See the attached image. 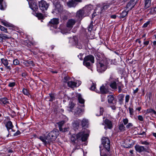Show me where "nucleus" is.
Masks as SVG:
<instances>
[{"label": "nucleus", "mask_w": 156, "mask_h": 156, "mask_svg": "<svg viewBox=\"0 0 156 156\" xmlns=\"http://www.w3.org/2000/svg\"><path fill=\"white\" fill-rule=\"evenodd\" d=\"M108 62L107 60L98 61L97 64V70L99 73L104 72L107 68Z\"/></svg>", "instance_id": "f257e3e1"}, {"label": "nucleus", "mask_w": 156, "mask_h": 156, "mask_svg": "<svg viewBox=\"0 0 156 156\" xmlns=\"http://www.w3.org/2000/svg\"><path fill=\"white\" fill-rule=\"evenodd\" d=\"M59 135V132L58 129H54L49 133L46 136V139L48 140V142H52L54 141Z\"/></svg>", "instance_id": "f03ea898"}, {"label": "nucleus", "mask_w": 156, "mask_h": 156, "mask_svg": "<svg viewBox=\"0 0 156 156\" xmlns=\"http://www.w3.org/2000/svg\"><path fill=\"white\" fill-rule=\"evenodd\" d=\"M94 62V57L92 55H89L86 56L83 59V65L87 67H90L91 64Z\"/></svg>", "instance_id": "7ed1b4c3"}, {"label": "nucleus", "mask_w": 156, "mask_h": 156, "mask_svg": "<svg viewBox=\"0 0 156 156\" xmlns=\"http://www.w3.org/2000/svg\"><path fill=\"white\" fill-rule=\"evenodd\" d=\"M88 136L87 134L83 132H80L76 134V139L78 141H85L87 140Z\"/></svg>", "instance_id": "20e7f679"}, {"label": "nucleus", "mask_w": 156, "mask_h": 156, "mask_svg": "<svg viewBox=\"0 0 156 156\" xmlns=\"http://www.w3.org/2000/svg\"><path fill=\"white\" fill-rule=\"evenodd\" d=\"M102 144L105 149L108 151L110 150V143L109 139L106 137L102 139Z\"/></svg>", "instance_id": "39448f33"}, {"label": "nucleus", "mask_w": 156, "mask_h": 156, "mask_svg": "<svg viewBox=\"0 0 156 156\" xmlns=\"http://www.w3.org/2000/svg\"><path fill=\"white\" fill-rule=\"evenodd\" d=\"M40 9L43 12L47 9L49 5L44 0H42L39 2Z\"/></svg>", "instance_id": "423d86ee"}, {"label": "nucleus", "mask_w": 156, "mask_h": 156, "mask_svg": "<svg viewBox=\"0 0 156 156\" xmlns=\"http://www.w3.org/2000/svg\"><path fill=\"white\" fill-rule=\"evenodd\" d=\"M107 98L108 102L110 105H116L117 99L114 95H108Z\"/></svg>", "instance_id": "0eeeda50"}, {"label": "nucleus", "mask_w": 156, "mask_h": 156, "mask_svg": "<svg viewBox=\"0 0 156 156\" xmlns=\"http://www.w3.org/2000/svg\"><path fill=\"white\" fill-rule=\"evenodd\" d=\"M110 82V86L113 89H116L117 88L116 83V80L113 78L112 75L110 76L109 79Z\"/></svg>", "instance_id": "6e6552de"}, {"label": "nucleus", "mask_w": 156, "mask_h": 156, "mask_svg": "<svg viewBox=\"0 0 156 156\" xmlns=\"http://www.w3.org/2000/svg\"><path fill=\"white\" fill-rule=\"evenodd\" d=\"M135 148L136 150L139 153H141L142 152L145 151L146 152H149L148 151V148H145L144 146H140L139 145H136L135 146Z\"/></svg>", "instance_id": "1a4fd4ad"}, {"label": "nucleus", "mask_w": 156, "mask_h": 156, "mask_svg": "<svg viewBox=\"0 0 156 156\" xmlns=\"http://www.w3.org/2000/svg\"><path fill=\"white\" fill-rule=\"evenodd\" d=\"M76 22V21L74 19H69L68 20L66 23V27L71 30L73 26L75 24Z\"/></svg>", "instance_id": "9d476101"}, {"label": "nucleus", "mask_w": 156, "mask_h": 156, "mask_svg": "<svg viewBox=\"0 0 156 156\" xmlns=\"http://www.w3.org/2000/svg\"><path fill=\"white\" fill-rule=\"evenodd\" d=\"M83 107L78 106L74 112V115L76 116H80L82 114L84 111V109L83 108Z\"/></svg>", "instance_id": "9b49d317"}, {"label": "nucleus", "mask_w": 156, "mask_h": 156, "mask_svg": "<svg viewBox=\"0 0 156 156\" xmlns=\"http://www.w3.org/2000/svg\"><path fill=\"white\" fill-rule=\"evenodd\" d=\"M104 122L105 126V129H107L106 127L109 129H111L112 128V125L111 121L108 119H106L104 121Z\"/></svg>", "instance_id": "f8f14e48"}, {"label": "nucleus", "mask_w": 156, "mask_h": 156, "mask_svg": "<svg viewBox=\"0 0 156 156\" xmlns=\"http://www.w3.org/2000/svg\"><path fill=\"white\" fill-rule=\"evenodd\" d=\"M136 1L135 0H131L127 3L126 7L129 10L131 9L136 4Z\"/></svg>", "instance_id": "ddd939ff"}, {"label": "nucleus", "mask_w": 156, "mask_h": 156, "mask_svg": "<svg viewBox=\"0 0 156 156\" xmlns=\"http://www.w3.org/2000/svg\"><path fill=\"white\" fill-rule=\"evenodd\" d=\"M123 124L124 125H126V127L127 129H129L132 127L133 125L131 123H128L129 120L128 119L125 118L122 120Z\"/></svg>", "instance_id": "4468645a"}, {"label": "nucleus", "mask_w": 156, "mask_h": 156, "mask_svg": "<svg viewBox=\"0 0 156 156\" xmlns=\"http://www.w3.org/2000/svg\"><path fill=\"white\" fill-rule=\"evenodd\" d=\"M81 125L82 127L87 128L89 125L88 119L84 118L81 121Z\"/></svg>", "instance_id": "2eb2a0df"}, {"label": "nucleus", "mask_w": 156, "mask_h": 156, "mask_svg": "<svg viewBox=\"0 0 156 156\" xmlns=\"http://www.w3.org/2000/svg\"><path fill=\"white\" fill-rule=\"evenodd\" d=\"M1 60L2 63L6 67V69L9 70L11 69V67L10 66H8L9 63L7 59L2 58L1 59Z\"/></svg>", "instance_id": "dca6fc26"}, {"label": "nucleus", "mask_w": 156, "mask_h": 156, "mask_svg": "<svg viewBox=\"0 0 156 156\" xmlns=\"http://www.w3.org/2000/svg\"><path fill=\"white\" fill-rule=\"evenodd\" d=\"M77 4L74 0H71L67 2V6L70 8L75 7Z\"/></svg>", "instance_id": "f3484780"}, {"label": "nucleus", "mask_w": 156, "mask_h": 156, "mask_svg": "<svg viewBox=\"0 0 156 156\" xmlns=\"http://www.w3.org/2000/svg\"><path fill=\"white\" fill-rule=\"evenodd\" d=\"M23 63L24 65L27 67L30 66H34L35 65L33 61L29 60L24 61Z\"/></svg>", "instance_id": "a211bd4d"}, {"label": "nucleus", "mask_w": 156, "mask_h": 156, "mask_svg": "<svg viewBox=\"0 0 156 156\" xmlns=\"http://www.w3.org/2000/svg\"><path fill=\"white\" fill-rule=\"evenodd\" d=\"M0 104L2 105H7L9 104V100L6 98H0Z\"/></svg>", "instance_id": "6ab92c4d"}, {"label": "nucleus", "mask_w": 156, "mask_h": 156, "mask_svg": "<svg viewBox=\"0 0 156 156\" xmlns=\"http://www.w3.org/2000/svg\"><path fill=\"white\" fill-rule=\"evenodd\" d=\"M59 20L57 18H53L51 20L49 23V24L50 25H56L59 23Z\"/></svg>", "instance_id": "aec40b11"}, {"label": "nucleus", "mask_w": 156, "mask_h": 156, "mask_svg": "<svg viewBox=\"0 0 156 156\" xmlns=\"http://www.w3.org/2000/svg\"><path fill=\"white\" fill-rule=\"evenodd\" d=\"M61 32L63 34H66L68 33L71 30V29L68 27H65L64 28L62 27V26H61L60 28Z\"/></svg>", "instance_id": "412c9836"}, {"label": "nucleus", "mask_w": 156, "mask_h": 156, "mask_svg": "<svg viewBox=\"0 0 156 156\" xmlns=\"http://www.w3.org/2000/svg\"><path fill=\"white\" fill-rule=\"evenodd\" d=\"M63 9L62 6H61L59 4H57L55 5V10L56 11L58 12H62Z\"/></svg>", "instance_id": "4be33fe9"}, {"label": "nucleus", "mask_w": 156, "mask_h": 156, "mask_svg": "<svg viewBox=\"0 0 156 156\" xmlns=\"http://www.w3.org/2000/svg\"><path fill=\"white\" fill-rule=\"evenodd\" d=\"M6 7L5 2L3 0H0V9L1 10H5Z\"/></svg>", "instance_id": "5701e85b"}, {"label": "nucleus", "mask_w": 156, "mask_h": 156, "mask_svg": "<svg viewBox=\"0 0 156 156\" xmlns=\"http://www.w3.org/2000/svg\"><path fill=\"white\" fill-rule=\"evenodd\" d=\"M5 126L6 127L8 131L10 129H11L12 130V128L13 127V126L12 125V123L11 121H9L5 125Z\"/></svg>", "instance_id": "b1692460"}, {"label": "nucleus", "mask_w": 156, "mask_h": 156, "mask_svg": "<svg viewBox=\"0 0 156 156\" xmlns=\"http://www.w3.org/2000/svg\"><path fill=\"white\" fill-rule=\"evenodd\" d=\"M39 138L43 143L44 145H46L47 144H50V142H48V140L46 139V137H45L42 136H39Z\"/></svg>", "instance_id": "393cba45"}, {"label": "nucleus", "mask_w": 156, "mask_h": 156, "mask_svg": "<svg viewBox=\"0 0 156 156\" xmlns=\"http://www.w3.org/2000/svg\"><path fill=\"white\" fill-rule=\"evenodd\" d=\"M77 83L72 81H69L68 82V86L72 88H73L76 86Z\"/></svg>", "instance_id": "a878e982"}, {"label": "nucleus", "mask_w": 156, "mask_h": 156, "mask_svg": "<svg viewBox=\"0 0 156 156\" xmlns=\"http://www.w3.org/2000/svg\"><path fill=\"white\" fill-rule=\"evenodd\" d=\"M75 106V104L72 102H71L69 103L68 106V110L69 111L71 112Z\"/></svg>", "instance_id": "bb28decb"}, {"label": "nucleus", "mask_w": 156, "mask_h": 156, "mask_svg": "<svg viewBox=\"0 0 156 156\" xmlns=\"http://www.w3.org/2000/svg\"><path fill=\"white\" fill-rule=\"evenodd\" d=\"M78 97L79 102L82 104L81 106L82 107H84V100L82 98V97L80 94H78Z\"/></svg>", "instance_id": "cd10ccee"}, {"label": "nucleus", "mask_w": 156, "mask_h": 156, "mask_svg": "<svg viewBox=\"0 0 156 156\" xmlns=\"http://www.w3.org/2000/svg\"><path fill=\"white\" fill-rule=\"evenodd\" d=\"M84 10L80 9L76 13V16L79 18H80L84 16Z\"/></svg>", "instance_id": "c85d7f7f"}, {"label": "nucleus", "mask_w": 156, "mask_h": 156, "mask_svg": "<svg viewBox=\"0 0 156 156\" xmlns=\"http://www.w3.org/2000/svg\"><path fill=\"white\" fill-rule=\"evenodd\" d=\"M100 92L101 94H105L108 92L107 90L106 89L103 85L100 87Z\"/></svg>", "instance_id": "c756f323"}, {"label": "nucleus", "mask_w": 156, "mask_h": 156, "mask_svg": "<svg viewBox=\"0 0 156 156\" xmlns=\"http://www.w3.org/2000/svg\"><path fill=\"white\" fill-rule=\"evenodd\" d=\"M0 21L2 24L4 26H6L7 27H11V24L9 23V22H7L5 20H1Z\"/></svg>", "instance_id": "7c9ffc66"}, {"label": "nucleus", "mask_w": 156, "mask_h": 156, "mask_svg": "<svg viewBox=\"0 0 156 156\" xmlns=\"http://www.w3.org/2000/svg\"><path fill=\"white\" fill-rule=\"evenodd\" d=\"M145 1V9L148 8L150 5L151 0H144Z\"/></svg>", "instance_id": "2f4dec72"}, {"label": "nucleus", "mask_w": 156, "mask_h": 156, "mask_svg": "<svg viewBox=\"0 0 156 156\" xmlns=\"http://www.w3.org/2000/svg\"><path fill=\"white\" fill-rule=\"evenodd\" d=\"M1 35V36H0V41H2L3 39H9L10 38V37L5 34H2Z\"/></svg>", "instance_id": "473e14b6"}, {"label": "nucleus", "mask_w": 156, "mask_h": 156, "mask_svg": "<svg viewBox=\"0 0 156 156\" xmlns=\"http://www.w3.org/2000/svg\"><path fill=\"white\" fill-rule=\"evenodd\" d=\"M128 10H124L120 14V17L122 18H124L128 14Z\"/></svg>", "instance_id": "72a5a7b5"}, {"label": "nucleus", "mask_w": 156, "mask_h": 156, "mask_svg": "<svg viewBox=\"0 0 156 156\" xmlns=\"http://www.w3.org/2000/svg\"><path fill=\"white\" fill-rule=\"evenodd\" d=\"M119 129L121 131H124L125 130V127L122 123H120L119 125Z\"/></svg>", "instance_id": "f704fd0d"}, {"label": "nucleus", "mask_w": 156, "mask_h": 156, "mask_svg": "<svg viewBox=\"0 0 156 156\" xmlns=\"http://www.w3.org/2000/svg\"><path fill=\"white\" fill-rule=\"evenodd\" d=\"M80 120H77L75 121L73 123V127H76L79 126V123H80Z\"/></svg>", "instance_id": "c9c22d12"}, {"label": "nucleus", "mask_w": 156, "mask_h": 156, "mask_svg": "<svg viewBox=\"0 0 156 156\" xmlns=\"http://www.w3.org/2000/svg\"><path fill=\"white\" fill-rule=\"evenodd\" d=\"M124 97V95L123 94H119L118 96V99L120 102H122Z\"/></svg>", "instance_id": "e433bc0d"}, {"label": "nucleus", "mask_w": 156, "mask_h": 156, "mask_svg": "<svg viewBox=\"0 0 156 156\" xmlns=\"http://www.w3.org/2000/svg\"><path fill=\"white\" fill-rule=\"evenodd\" d=\"M99 112V113H97V112H96V115L99 116L102 115L103 112H104V108L102 107H100V108Z\"/></svg>", "instance_id": "4c0bfd02"}, {"label": "nucleus", "mask_w": 156, "mask_h": 156, "mask_svg": "<svg viewBox=\"0 0 156 156\" xmlns=\"http://www.w3.org/2000/svg\"><path fill=\"white\" fill-rule=\"evenodd\" d=\"M70 78L68 76H66L64 77L63 79V81L64 83H67L68 84V82L69 81Z\"/></svg>", "instance_id": "58836bf2"}, {"label": "nucleus", "mask_w": 156, "mask_h": 156, "mask_svg": "<svg viewBox=\"0 0 156 156\" xmlns=\"http://www.w3.org/2000/svg\"><path fill=\"white\" fill-rule=\"evenodd\" d=\"M71 140L73 142H75L76 140H77V139H76V134L73 135L71 137Z\"/></svg>", "instance_id": "ea45409f"}, {"label": "nucleus", "mask_w": 156, "mask_h": 156, "mask_svg": "<svg viewBox=\"0 0 156 156\" xmlns=\"http://www.w3.org/2000/svg\"><path fill=\"white\" fill-rule=\"evenodd\" d=\"M0 30L6 33H8L7 29L5 27L0 25Z\"/></svg>", "instance_id": "a19ab883"}, {"label": "nucleus", "mask_w": 156, "mask_h": 156, "mask_svg": "<svg viewBox=\"0 0 156 156\" xmlns=\"http://www.w3.org/2000/svg\"><path fill=\"white\" fill-rule=\"evenodd\" d=\"M20 64V62L17 59H16L13 60V64L14 65H17Z\"/></svg>", "instance_id": "79ce46f5"}, {"label": "nucleus", "mask_w": 156, "mask_h": 156, "mask_svg": "<svg viewBox=\"0 0 156 156\" xmlns=\"http://www.w3.org/2000/svg\"><path fill=\"white\" fill-rule=\"evenodd\" d=\"M110 6V5L109 4H106L103 6L102 7V9L101 8V11H103V10H105L108 9Z\"/></svg>", "instance_id": "37998d69"}, {"label": "nucleus", "mask_w": 156, "mask_h": 156, "mask_svg": "<svg viewBox=\"0 0 156 156\" xmlns=\"http://www.w3.org/2000/svg\"><path fill=\"white\" fill-rule=\"evenodd\" d=\"M140 142L142 144L145 145H149L150 144L147 141H143L141 140L140 141Z\"/></svg>", "instance_id": "c03bdc74"}, {"label": "nucleus", "mask_w": 156, "mask_h": 156, "mask_svg": "<svg viewBox=\"0 0 156 156\" xmlns=\"http://www.w3.org/2000/svg\"><path fill=\"white\" fill-rule=\"evenodd\" d=\"M23 94L25 95H27L29 94V92L28 91V90L25 89V88H23Z\"/></svg>", "instance_id": "a18cd8bd"}, {"label": "nucleus", "mask_w": 156, "mask_h": 156, "mask_svg": "<svg viewBox=\"0 0 156 156\" xmlns=\"http://www.w3.org/2000/svg\"><path fill=\"white\" fill-rule=\"evenodd\" d=\"M93 27V25L92 22H91L90 23L89 26L88 27L89 31H91L92 30Z\"/></svg>", "instance_id": "49530a36"}, {"label": "nucleus", "mask_w": 156, "mask_h": 156, "mask_svg": "<svg viewBox=\"0 0 156 156\" xmlns=\"http://www.w3.org/2000/svg\"><path fill=\"white\" fill-rule=\"evenodd\" d=\"M96 86L95 85L94 83H92V85L90 87V89L91 90L96 91L95 90Z\"/></svg>", "instance_id": "de8ad7c7"}, {"label": "nucleus", "mask_w": 156, "mask_h": 156, "mask_svg": "<svg viewBox=\"0 0 156 156\" xmlns=\"http://www.w3.org/2000/svg\"><path fill=\"white\" fill-rule=\"evenodd\" d=\"M50 99L49 100V101H51L55 100V98L53 94H50Z\"/></svg>", "instance_id": "09e8293b"}, {"label": "nucleus", "mask_w": 156, "mask_h": 156, "mask_svg": "<svg viewBox=\"0 0 156 156\" xmlns=\"http://www.w3.org/2000/svg\"><path fill=\"white\" fill-rule=\"evenodd\" d=\"M16 83L15 82H10L8 85V86L10 87H13L15 85Z\"/></svg>", "instance_id": "8fccbe9b"}, {"label": "nucleus", "mask_w": 156, "mask_h": 156, "mask_svg": "<svg viewBox=\"0 0 156 156\" xmlns=\"http://www.w3.org/2000/svg\"><path fill=\"white\" fill-rule=\"evenodd\" d=\"M130 96L129 95H126L125 97V102L126 103H127L129 102Z\"/></svg>", "instance_id": "3c124183"}, {"label": "nucleus", "mask_w": 156, "mask_h": 156, "mask_svg": "<svg viewBox=\"0 0 156 156\" xmlns=\"http://www.w3.org/2000/svg\"><path fill=\"white\" fill-rule=\"evenodd\" d=\"M150 23V21H148L144 24L143 26V27L145 28L147 27L148 25Z\"/></svg>", "instance_id": "603ef678"}, {"label": "nucleus", "mask_w": 156, "mask_h": 156, "mask_svg": "<svg viewBox=\"0 0 156 156\" xmlns=\"http://www.w3.org/2000/svg\"><path fill=\"white\" fill-rule=\"evenodd\" d=\"M129 109L130 115H133V109L130 108H129Z\"/></svg>", "instance_id": "864d4df0"}, {"label": "nucleus", "mask_w": 156, "mask_h": 156, "mask_svg": "<svg viewBox=\"0 0 156 156\" xmlns=\"http://www.w3.org/2000/svg\"><path fill=\"white\" fill-rule=\"evenodd\" d=\"M64 121H62L59 122L57 123L58 126H62L63 124H64Z\"/></svg>", "instance_id": "5fc2aeb1"}, {"label": "nucleus", "mask_w": 156, "mask_h": 156, "mask_svg": "<svg viewBox=\"0 0 156 156\" xmlns=\"http://www.w3.org/2000/svg\"><path fill=\"white\" fill-rule=\"evenodd\" d=\"M38 17L40 19H42L43 18V16L41 13H39L37 14Z\"/></svg>", "instance_id": "6e6d98bb"}, {"label": "nucleus", "mask_w": 156, "mask_h": 156, "mask_svg": "<svg viewBox=\"0 0 156 156\" xmlns=\"http://www.w3.org/2000/svg\"><path fill=\"white\" fill-rule=\"evenodd\" d=\"M138 120L140 121H143L144 119L143 117L140 115H139L138 116Z\"/></svg>", "instance_id": "4d7b16f0"}, {"label": "nucleus", "mask_w": 156, "mask_h": 156, "mask_svg": "<svg viewBox=\"0 0 156 156\" xmlns=\"http://www.w3.org/2000/svg\"><path fill=\"white\" fill-rule=\"evenodd\" d=\"M153 109H148L147 110L146 112L147 113H151L152 112Z\"/></svg>", "instance_id": "13d9d810"}, {"label": "nucleus", "mask_w": 156, "mask_h": 156, "mask_svg": "<svg viewBox=\"0 0 156 156\" xmlns=\"http://www.w3.org/2000/svg\"><path fill=\"white\" fill-rule=\"evenodd\" d=\"M111 105V107L112 109L113 110H115L116 109V107L115 106V105Z\"/></svg>", "instance_id": "bf43d9fd"}, {"label": "nucleus", "mask_w": 156, "mask_h": 156, "mask_svg": "<svg viewBox=\"0 0 156 156\" xmlns=\"http://www.w3.org/2000/svg\"><path fill=\"white\" fill-rule=\"evenodd\" d=\"M117 16L115 15H113L111 16L110 17L112 19H115L116 18Z\"/></svg>", "instance_id": "052dcab7"}, {"label": "nucleus", "mask_w": 156, "mask_h": 156, "mask_svg": "<svg viewBox=\"0 0 156 156\" xmlns=\"http://www.w3.org/2000/svg\"><path fill=\"white\" fill-rule=\"evenodd\" d=\"M82 54H80L79 55H78V57L81 60H83V58L82 57Z\"/></svg>", "instance_id": "680f3d73"}, {"label": "nucleus", "mask_w": 156, "mask_h": 156, "mask_svg": "<svg viewBox=\"0 0 156 156\" xmlns=\"http://www.w3.org/2000/svg\"><path fill=\"white\" fill-rule=\"evenodd\" d=\"M27 74L26 73H23L22 74V76L25 78L26 77V76H27Z\"/></svg>", "instance_id": "e2e57ef3"}, {"label": "nucleus", "mask_w": 156, "mask_h": 156, "mask_svg": "<svg viewBox=\"0 0 156 156\" xmlns=\"http://www.w3.org/2000/svg\"><path fill=\"white\" fill-rule=\"evenodd\" d=\"M149 41H146L144 42V44L145 45H147L149 43Z\"/></svg>", "instance_id": "0e129e2a"}, {"label": "nucleus", "mask_w": 156, "mask_h": 156, "mask_svg": "<svg viewBox=\"0 0 156 156\" xmlns=\"http://www.w3.org/2000/svg\"><path fill=\"white\" fill-rule=\"evenodd\" d=\"M75 2L78 3L79 2H82V0H74Z\"/></svg>", "instance_id": "69168bd1"}, {"label": "nucleus", "mask_w": 156, "mask_h": 156, "mask_svg": "<svg viewBox=\"0 0 156 156\" xmlns=\"http://www.w3.org/2000/svg\"><path fill=\"white\" fill-rule=\"evenodd\" d=\"M138 88H136L135 90H133V93L135 94L136 93H137L138 91Z\"/></svg>", "instance_id": "338daca9"}, {"label": "nucleus", "mask_w": 156, "mask_h": 156, "mask_svg": "<svg viewBox=\"0 0 156 156\" xmlns=\"http://www.w3.org/2000/svg\"><path fill=\"white\" fill-rule=\"evenodd\" d=\"M118 92L120 93L121 91L122 90L121 89V87L120 86H119L118 87Z\"/></svg>", "instance_id": "774afa93"}]
</instances>
